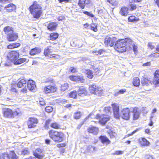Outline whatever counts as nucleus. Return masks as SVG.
I'll return each instance as SVG.
<instances>
[{
	"label": "nucleus",
	"instance_id": "obj_1",
	"mask_svg": "<svg viewBox=\"0 0 159 159\" xmlns=\"http://www.w3.org/2000/svg\"><path fill=\"white\" fill-rule=\"evenodd\" d=\"M132 113L133 120H136L139 117L140 114V111L137 107H131L123 108L121 111L120 116H121L123 119L128 120L130 118V112Z\"/></svg>",
	"mask_w": 159,
	"mask_h": 159
},
{
	"label": "nucleus",
	"instance_id": "obj_2",
	"mask_svg": "<svg viewBox=\"0 0 159 159\" xmlns=\"http://www.w3.org/2000/svg\"><path fill=\"white\" fill-rule=\"evenodd\" d=\"M41 8L40 6L36 2L30 7V11L34 18L38 19L40 17L42 14Z\"/></svg>",
	"mask_w": 159,
	"mask_h": 159
},
{
	"label": "nucleus",
	"instance_id": "obj_3",
	"mask_svg": "<svg viewBox=\"0 0 159 159\" xmlns=\"http://www.w3.org/2000/svg\"><path fill=\"white\" fill-rule=\"evenodd\" d=\"M49 137L54 142H60L63 140L64 134L61 132H58L53 130L49 132Z\"/></svg>",
	"mask_w": 159,
	"mask_h": 159
},
{
	"label": "nucleus",
	"instance_id": "obj_4",
	"mask_svg": "<svg viewBox=\"0 0 159 159\" xmlns=\"http://www.w3.org/2000/svg\"><path fill=\"white\" fill-rule=\"evenodd\" d=\"M125 41L124 39H120L116 41L114 46L115 49L120 52H125L126 48Z\"/></svg>",
	"mask_w": 159,
	"mask_h": 159
},
{
	"label": "nucleus",
	"instance_id": "obj_5",
	"mask_svg": "<svg viewBox=\"0 0 159 159\" xmlns=\"http://www.w3.org/2000/svg\"><path fill=\"white\" fill-rule=\"evenodd\" d=\"M96 118L97 119L99 118L100 123L103 125H105L110 119L109 116L104 114L100 115L98 114L96 115Z\"/></svg>",
	"mask_w": 159,
	"mask_h": 159
},
{
	"label": "nucleus",
	"instance_id": "obj_6",
	"mask_svg": "<svg viewBox=\"0 0 159 159\" xmlns=\"http://www.w3.org/2000/svg\"><path fill=\"white\" fill-rule=\"evenodd\" d=\"M52 51L53 49L52 48V47L51 46H48L44 49V54L45 56H48L51 58L56 57L57 58L56 56H57L59 57L58 55L52 54Z\"/></svg>",
	"mask_w": 159,
	"mask_h": 159
},
{
	"label": "nucleus",
	"instance_id": "obj_7",
	"mask_svg": "<svg viewBox=\"0 0 159 159\" xmlns=\"http://www.w3.org/2000/svg\"><path fill=\"white\" fill-rule=\"evenodd\" d=\"M19 56V53L18 52L16 51H13L9 53L7 57L10 60L13 61L14 64L15 61L17 60Z\"/></svg>",
	"mask_w": 159,
	"mask_h": 159
},
{
	"label": "nucleus",
	"instance_id": "obj_8",
	"mask_svg": "<svg viewBox=\"0 0 159 159\" xmlns=\"http://www.w3.org/2000/svg\"><path fill=\"white\" fill-rule=\"evenodd\" d=\"M116 40L115 38H111L109 37H107L105 39V45L107 47L108 46L112 47L114 45Z\"/></svg>",
	"mask_w": 159,
	"mask_h": 159
},
{
	"label": "nucleus",
	"instance_id": "obj_9",
	"mask_svg": "<svg viewBox=\"0 0 159 159\" xmlns=\"http://www.w3.org/2000/svg\"><path fill=\"white\" fill-rule=\"evenodd\" d=\"M112 106L114 117L117 119H119L120 117V113L118 105L117 104H112Z\"/></svg>",
	"mask_w": 159,
	"mask_h": 159
},
{
	"label": "nucleus",
	"instance_id": "obj_10",
	"mask_svg": "<svg viewBox=\"0 0 159 159\" xmlns=\"http://www.w3.org/2000/svg\"><path fill=\"white\" fill-rule=\"evenodd\" d=\"M26 82V81L25 80L23 79L19 81L17 84V86L18 87L21 88L23 87V88L21 91L23 92L26 93L27 90Z\"/></svg>",
	"mask_w": 159,
	"mask_h": 159
},
{
	"label": "nucleus",
	"instance_id": "obj_11",
	"mask_svg": "<svg viewBox=\"0 0 159 159\" xmlns=\"http://www.w3.org/2000/svg\"><path fill=\"white\" fill-rule=\"evenodd\" d=\"M57 88L52 85H49L44 87V92L46 93H52L56 91Z\"/></svg>",
	"mask_w": 159,
	"mask_h": 159
},
{
	"label": "nucleus",
	"instance_id": "obj_12",
	"mask_svg": "<svg viewBox=\"0 0 159 159\" xmlns=\"http://www.w3.org/2000/svg\"><path fill=\"white\" fill-rule=\"evenodd\" d=\"M26 88L30 91L34 90L36 88L35 82L32 80H29L27 82Z\"/></svg>",
	"mask_w": 159,
	"mask_h": 159
},
{
	"label": "nucleus",
	"instance_id": "obj_13",
	"mask_svg": "<svg viewBox=\"0 0 159 159\" xmlns=\"http://www.w3.org/2000/svg\"><path fill=\"white\" fill-rule=\"evenodd\" d=\"M37 120L34 118H30L28 122V125L29 128L34 127L37 123Z\"/></svg>",
	"mask_w": 159,
	"mask_h": 159
},
{
	"label": "nucleus",
	"instance_id": "obj_14",
	"mask_svg": "<svg viewBox=\"0 0 159 159\" xmlns=\"http://www.w3.org/2000/svg\"><path fill=\"white\" fill-rule=\"evenodd\" d=\"M3 115L5 117L8 118H13V111L9 108L3 110Z\"/></svg>",
	"mask_w": 159,
	"mask_h": 159
},
{
	"label": "nucleus",
	"instance_id": "obj_15",
	"mask_svg": "<svg viewBox=\"0 0 159 159\" xmlns=\"http://www.w3.org/2000/svg\"><path fill=\"white\" fill-rule=\"evenodd\" d=\"M34 156L39 159H42L44 156L43 151L40 148H37L34 153Z\"/></svg>",
	"mask_w": 159,
	"mask_h": 159
},
{
	"label": "nucleus",
	"instance_id": "obj_16",
	"mask_svg": "<svg viewBox=\"0 0 159 159\" xmlns=\"http://www.w3.org/2000/svg\"><path fill=\"white\" fill-rule=\"evenodd\" d=\"M18 38L17 34L14 32L11 34L7 36V39L9 41H13L16 40Z\"/></svg>",
	"mask_w": 159,
	"mask_h": 159
},
{
	"label": "nucleus",
	"instance_id": "obj_17",
	"mask_svg": "<svg viewBox=\"0 0 159 159\" xmlns=\"http://www.w3.org/2000/svg\"><path fill=\"white\" fill-rule=\"evenodd\" d=\"M155 81L153 83L157 86H159V70L156 71L154 73Z\"/></svg>",
	"mask_w": 159,
	"mask_h": 159
},
{
	"label": "nucleus",
	"instance_id": "obj_18",
	"mask_svg": "<svg viewBox=\"0 0 159 159\" xmlns=\"http://www.w3.org/2000/svg\"><path fill=\"white\" fill-rule=\"evenodd\" d=\"M139 144L142 146H148L150 144L149 142L145 138H141L139 139Z\"/></svg>",
	"mask_w": 159,
	"mask_h": 159
},
{
	"label": "nucleus",
	"instance_id": "obj_19",
	"mask_svg": "<svg viewBox=\"0 0 159 159\" xmlns=\"http://www.w3.org/2000/svg\"><path fill=\"white\" fill-rule=\"evenodd\" d=\"M3 30L7 36L11 34L14 32V29L11 27L7 26L5 27Z\"/></svg>",
	"mask_w": 159,
	"mask_h": 159
},
{
	"label": "nucleus",
	"instance_id": "obj_20",
	"mask_svg": "<svg viewBox=\"0 0 159 159\" xmlns=\"http://www.w3.org/2000/svg\"><path fill=\"white\" fill-rule=\"evenodd\" d=\"M78 94L80 96H83L87 94L85 88L83 86L79 88V90L77 91Z\"/></svg>",
	"mask_w": 159,
	"mask_h": 159
},
{
	"label": "nucleus",
	"instance_id": "obj_21",
	"mask_svg": "<svg viewBox=\"0 0 159 159\" xmlns=\"http://www.w3.org/2000/svg\"><path fill=\"white\" fill-rule=\"evenodd\" d=\"M57 25L56 22L50 23L48 24L47 28L50 31H54L56 30Z\"/></svg>",
	"mask_w": 159,
	"mask_h": 159
},
{
	"label": "nucleus",
	"instance_id": "obj_22",
	"mask_svg": "<svg viewBox=\"0 0 159 159\" xmlns=\"http://www.w3.org/2000/svg\"><path fill=\"white\" fill-rule=\"evenodd\" d=\"M16 9V6L13 4L11 3L9 4L5 7L4 9L6 10L7 11L11 12L15 10Z\"/></svg>",
	"mask_w": 159,
	"mask_h": 159
},
{
	"label": "nucleus",
	"instance_id": "obj_23",
	"mask_svg": "<svg viewBox=\"0 0 159 159\" xmlns=\"http://www.w3.org/2000/svg\"><path fill=\"white\" fill-rule=\"evenodd\" d=\"M70 79L72 81H82L83 80V76H69Z\"/></svg>",
	"mask_w": 159,
	"mask_h": 159
},
{
	"label": "nucleus",
	"instance_id": "obj_24",
	"mask_svg": "<svg viewBox=\"0 0 159 159\" xmlns=\"http://www.w3.org/2000/svg\"><path fill=\"white\" fill-rule=\"evenodd\" d=\"M99 138L101 142L103 144H106L107 145L110 143V141L108 138L105 136H101L99 137Z\"/></svg>",
	"mask_w": 159,
	"mask_h": 159
},
{
	"label": "nucleus",
	"instance_id": "obj_25",
	"mask_svg": "<svg viewBox=\"0 0 159 159\" xmlns=\"http://www.w3.org/2000/svg\"><path fill=\"white\" fill-rule=\"evenodd\" d=\"M128 9L125 7H122L120 10V13L122 16H126L128 13Z\"/></svg>",
	"mask_w": 159,
	"mask_h": 159
},
{
	"label": "nucleus",
	"instance_id": "obj_26",
	"mask_svg": "<svg viewBox=\"0 0 159 159\" xmlns=\"http://www.w3.org/2000/svg\"><path fill=\"white\" fill-rule=\"evenodd\" d=\"M88 131L90 133H92L96 135L98 133V129L93 126L91 127L88 129Z\"/></svg>",
	"mask_w": 159,
	"mask_h": 159
},
{
	"label": "nucleus",
	"instance_id": "obj_27",
	"mask_svg": "<svg viewBox=\"0 0 159 159\" xmlns=\"http://www.w3.org/2000/svg\"><path fill=\"white\" fill-rule=\"evenodd\" d=\"M41 51L40 49L35 48L31 50L30 52V54L31 55H34L37 54L40 52Z\"/></svg>",
	"mask_w": 159,
	"mask_h": 159
},
{
	"label": "nucleus",
	"instance_id": "obj_28",
	"mask_svg": "<svg viewBox=\"0 0 159 159\" xmlns=\"http://www.w3.org/2000/svg\"><path fill=\"white\" fill-rule=\"evenodd\" d=\"M26 59L24 58L18 59L16 61H15L14 64L16 65H19L26 61Z\"/></svg>",
	"mask_w": 159,
	"mask_h": 159
},
{
	"label": "nucleus",
	"instance_id": "obj_29",
	"mask_svg": "<svg viewBox=\"0 0 159 159\" xmlns=\"http://www.w3.org/2000/svg\"><path fill=\"white\" fill-rule=\"evenodd\" d=\"M85 72L87 75V77L89 79H92L93 77V73L92 71L90 70H86Z\"/></svg>",
	"mask_w": 159,
	"mask_h": 159
},
{
	"label": "nucleus",
	"instance_id": "obj_30",
	"mask_svg": "<svg viewBox=\"0 0 159 159\" xmlns=\"http://www.w3.org/2000/svg\"><path fill=\"white\" fill-rule=\"evenodd\" d=\"M20 44L19 43H13L8 45L7 48L8 49H12L15 48H17L19 47Z\"/></svg>",
	"mask_w": 159,
	"mask_h": 159
},
{
	"label": "nucleus",
	"instance_id": "obj_31",
	"mask_svg": "<svg viewBox=\"0 0 159 159\" xmlns=\"http://www.w3.org/2000/svg\"><path fill=\"white\" fill-rule=\"evenodd\" d=\"M102 91L101 87H98L94 94L98 96H101L102 93Z\"/></svg>",
	"mask_w": 159,
	"mask_h": 159
},
{
	"label": "nucleus",
	"instance_id": "obj_32",
	"mask_svg": "<svg viewBox=\"0 0 159 159\" xmlns=\"http://www.w3.org/2000/svg\"><path fill=\"white\" fill-rule=\"evenodd\" d=\"M98 87V86L94 84L92 85L89 86V90L91 93L94 94V93H95V91H96V90L97 89Z\"/></svg>",
	"mask_w": 159,
	"mask_h": 159
},
{
	"label": "nucleus",
	"instance_id": "obj_33",
	"mask_svg": "<svg viewBox=\"0 0 159 159\" xmlns=\"http://www.w3.org/2000/svg\"><path fill=\"white\" fill-rule=\"evenodd\" d=\"M21 115V113L20 110L18 108H17L15 110V111L13 112V118L15 117L16 116H20Z\"/></svg>",
	"mask_w": 159,
	"mask_h": 159
},
{
	"label": "nucleus",
	"instance_id": "obj_34",
	"mask_svg": "<svg viewBox=\"0 0 159 159\" xmlns=\"http://www.w3.org/2000/svg\"><path fill=\"white\" fill-rule=\"evenodd\" d=\"M151 81L149 80L148 79L145 78H143L141 81L142 84L144 86L146 85L147 86L149 84V83H151Z\"/></svg>",
	"mask_w": 159,
	"mask_h": 159
},
{
	"label": "nucleus",
	"instance_id": "obj_35",
	"mask_svg": "<svg viewBox=\"0 0 159 159\" xmlns=\"http://www.w3.org/2000/svg\"><path fill=\"white\" fill-rule=\"evenodd\" d=\"M87 150L88 152L93 153V152L96 151V148L92 146L89 145L87 147Z\"/></svg>",
	"mask_w": 159,
	"mask_h": 159
},
{
	"label": "nucleus",
	"instance_id": "obj_36",
	"mask_svg": "<svg viewBox=\"0 0 159 159\" xmlns=\"http://www.w3.org/2000/svg\"><path fill=\"white\" fill-rule=\"evenodd\" d=\"M133 84L135 86H138L140 84V80L138 77H135L134 79Z\"/></svg>",
	"mask_w": 159,
	"mask_h": 159
},
{
	"label": "nucleus",
	"instance_id": "obj_37",
	"mask_svg": "<svg viewBox=\"0 0 159 159\" xmlns=\"http://www.w3.org/2000/svg\"><path fill=\"white\" fill-rule=\"evenodd\" d=\"M58 36V34L57 33H52L50 34V39L52 40H54L57 39Z\"/></svg>",
	"mask_w": 159,
	"mask_h": 159
},
{
	"label": "nucleus",
	"instance_id": "obj_38",
	"mask_svg": "<svg viewBox=\"0 0 159 159\" xmlns=\"http://www.w3.org/2000/svg\"><path fill=\"white\" fill-rule=\"evenodd\" d=\"M139 19L135 17L134 16H130L128 18V20L129 21L131 22H136L139 21Z\"/></svg>",
	"mask_w": 159,
	"mask_h": 159
},
{
	"label": "nucleus",
	"instance_id": "obj_39",
	"mask_svg": "<svg viewBox=\"0 0 159 159\" xmlns=\"http://www.w3.org/2000/svg\"><path fill=\"white\" fill-rule=\"evenodd\" d=\"M9 156L11 159H17L18 156H17L14 151H11L9 153Z\"/></svg>",
	"mask_w": 159,
	"mask_h": 159
},
{
	"label": "nucleus",
	"instance_id": "obj_40",
	"mask_svg": "<svg viewBox=\"0 0 159 159\" xmlns=\"http://www.w3.org/2000/svg\"><path fill=\"white\" fill-rule=\"evenodd\" d=\"M10 157L7 153H2L0 155V159H10Z\"/></svg>",
	"mask_w": 159,
	"mask_h": 159
},
{
	"label": "nucleus",
	"instance_id": "obj_41",
	"mask_svg": "<svg viewBox=\"0 0 159 159\" xmlns=\"http://www.w3.org/2000/svg\"><path fill=\"white\" fill-rule=\"evenodd\" d=\"M85 0H79L78 4L79 6L82 9L84 8L85 4Z\"/></svg>",
	"mask_w": 159,
	"mask_h": 159
},
{
	"label": "nucleus",
	"instance_id": "obj_42",
	"mask_svg": "<svg viewBox=\"0 0 159 159\" xmlns=\"http://www.w3.org/2000/svg\"><path fill=\"white\" fill-rule=\"evenodd\" d=\"M97 27V25L96 24L92 23L90 25V29L96 32L98 31Z\"/></svg>",
	"mask_w": 159,
	"mask_h": 159
},
{
	"label": "nucleus",
	"instance_id": "obj_43",
	"mask_svg": "<svg viewBox=\"0 0 159 159\" xmlns=\"http://www.w3.org/2000/svg\"><path fill=\"white\" fill-rule=\"evenodd\" d=\"M124 40L125 41V44L126 46L127 44L129 46L132 45L133 42L132 40L129 38H125Z\"/></svg>",
	"mask_w": 159,
	"mask_h": 159
},
{
	"label": "nucleus",
	"instance_id": "obj_44",
	"mask_svg": "<svg viewBox=\"0 0 159 159\" xmlns=\"http://www.w3.org/2000/svg\"><path fill=\"white\" fill-rule=\"evenodd\" d=\"M69 96L70 98H75L77 96V92L75 90H74L70 92L69 94Z\"/></svg>",
	"mask_w": 159,
	"mask_h": 159
},
{
	"label": "nucleus",
	"instance_id": "obj_45",
	"mask_svg": "<svg viewBox=\"0 0 159 159\" xmlns=\"http://www.w3.org/2000/svg\"><path fill=\"white\" fill-rule=\"evenodd\" d=\"M68 84L65 83L61 86V91H64L68 89Z\"/></svg>",
	"mask_w": 159,
	"mask_h": 159
},
{
	"label": "nucleus",
	"instance_id": "obj_46",
	"mask_svg": "<svg viewBox=\"0 0 159 159\" xmlns=\"http://www.w3.org/2000/svg\"><path fill=\"white\" fill-rule=\"evenodd\" d=\"M104 52H105V51L102 49L99 50L98 51L95 50L93 51V52L95 53V54L97 55L102 54Z\"/></svg>",
	"mask_w": 159,
	"mask_h": 159
},
{
	"label": "nucleus",
	"instance_id": "obj_47",
	"mask_svg": "<svg viewBox=\"0 0 159 159\" xmlns=\"http://www.w3.org/2000/svg\"><path fill=\"white\" fill-rule=\"evenodd\" d=\"M74 118L75 119H79L81 116V113L79 111L74 114Z\"/></svg>",
	"mask_w": 159,
	"mask_h": 159
},
{
	"label": "nucleus",
	"instance_id": "obj_48",
	"mask_svg": "<svg viewBox=\"0 0 159 159\" xmlns=\"http://www.w3.org/2000/svg\"><path fill=\"white\" fill-rule=\"evenodd\" d=\"M45 111L48 113L51 112L53 110V108L51 106H49L45 107Z\"/></svg>",
	"mask_w": 159,
	"mask_h": 159
},
{
	"label": "nucleus",
	"instance_id": "obj_49",
	"mask_svg": "<svg viewBox=\"0 0 159 159\" xmlns=\"http://www.w3.org/2000/svg\"><path fill=\"white\" fill-rule=\"evenodd\" d=\"M51 126L52 128L56 129H58L60 128V126L57 123H55L52 124L51 125Z\"/></svg>",
	"mask_w": 159,
	"mask_h": 159
},
{
	"label": "nucleus",
	"instance_id": "obj_50",
	"mask_svg": "<svg viewBox=\"0 0 159 159\" xmlns=\"http://www.w3.org/2000/svg\"><path fill=\"white\" fill-rule=\"evenodd\" d=\"M109 134L111 138H113L116 137V134L115 132H113L112 131H110L109 132Z\"/></svg>",
	"mask_w": 159,
	"mask_h": 159
},
{
	"label": "nucleus",
	"instance_id": "obj_51",
	"mask_svg": "<svg viewBox=\"0 0 159 159\" xmlns=\"http://www.w3.org/2000/svg\"><path fill=\"white\" fill-rule=\"evenodd\" d=\"M83 13L85 15H88L91 17H94V15L90 12L87 11H84L83 12Z\"/></svg>",
	"mask_w": 159,
	"mask_h": 159
},
{
	"label": "nucleus",
	"instance_id": "obj_52",
	"mask_svg": "<svg viewBox=\"0 0 159 159\" xmlns=\"http://www.w3.org/2000/svg\"><path fill=\"white\" fill-rule=\"evenodd\" d=\"M129 7L131 10H135L136 8V5L135 4L131 3L129 4Z\"/></svg>",
	"mask_w": 159,
	"mask_h": 159
},
{
	"label": "nucleus",
	"instance_id": "obj_53",
	"mask_svg": "<svg viewBox=\"0 0 159 159\" xmlns=\"http://www.w3.org/2000/svg\"><path fill=\"white\" fill-rule=\"evenodd\" d=\"M148 48H150L151 50H152L154 48V46L152 44V43H149L148 44Z\"/></svg>",
	"mask_w": 159,
	"mask_h": 159
},
{
	"label": "nucleus",
	"instance_id": "obj_54",
	"mask_svg": "<svg viewBox=\"0 0 159 159\" xmlns=\"http://www.w3.org/2000/svg\"><path fill=\"white\" fill-rule=\"evenodd\" d=\"M124 152L123 151H116L114 153H113L114 155H121L123 154Z\"/></svg>",
	"mask_w": 159,
	"mask_h": 159
},
{
	"label": "nucleus",
	"instance_id": "obj_55",
	"mask_svg": "<svg viewBox=\"0 0 159 159\" xmlns=\"http://www.w3.org/2000/svg\"><path fill=\"white\" fill-rule=\"evenodd\" d=\"M104 111L106 112H109L111 110V107H106L104 108Z\"/></svg>",
	"mask_w": 159,
	"mask_h": 159
},
{
	"label": "nucleus",
	"instance_id": "obj_56",
	"mask_svg": "<svg viewBox=\"0 0 159 159\" xmlns=\"http://www.w3.org/2000/svg\"><path fill=\"white\" fill-rule=\"evenodd\" d=\"M29 153L28 151L26 149H23L22 151V154L25 155Z\"/></svg>",
	"mask_w": 159,
	"mask_h": 159
},
{
	"label": "nucleus",
	"instance_id": "obj_57",
	"mask_svg": "<svg viewBox=\"0 0 159 159\" xmlns=\"http://www.w3.org/2000/svg\"><path fill=\"white\" fill-rule=\"evenodd\" d=\"M107 1L112 5H114L116 3L115 0H107Z\"/></svg>",
	"mask_w": 159,
	"mask_h": 159
},
{
	"label": "nucleus",
	"instance_id": "obj_58",
	"mask_svg": "<svg viewBox=\"0 0 159 159\" xmlns=\"http://www.w3.org/2000/svg\"><path fill=\"white\" fill-rule=\"evenodd\" d=\"M60 3L65 2L66 3L71 2V0H58Z\"/></svg>",
	"mask_w": 159,
	"mask_h": 159
},
{
	"label": "nucleus",
	"instance_id": "obj_59",
	"mask_svg": "<svg viewBox=\"0 0 159 159\" xmlns=\"http://www.w3.org/2000/svg\"><path fill=\"white\" fill-rule=\"evenodd\" d=\"M51 120H47L45 122V126L46 127H48V125L51 122Z\"/></svg>",
	"mask_w": 159,
	"mask_h": 159
},
{
	"label": "nucleus",
	"instance_id": "obj_60",
	"mask_svg": "<svg viewBox=\"0 0 159 159\" xmlns=\"http://www.w3.org/2000/svg\"><path fill=\"white\" fill-rule=\"evenodd\" d=\"M39 102L40 104L41 105H44L45 104L44 101H43V99L42 98H41L40 99Z\"/></svg>",
	"mask_w": 159,
	"mask_h": 159
},
{
	"label": "nucleus",
	"instance_id": "obj_61",
	"mask_svg": "<svg viewBox=\"0 0 159 159\" xmlns=\"http://www.w3.org/2000/svg\"><path fill=\"white\" fill-rule=\"evenodd\" d=\"M125 89H121L119 90V91L118 92V94H123V93L125 92Z\"/></svg>",
	"mask_w": 159,
	"mask_h": 159
},
{
	"label": "nucleus",
	"instance_id": "obj_62",
	"mask_svg": "<svg viewBox=\"0 0 159 159\" xmlns=\"http://www.w3.org/2000/svg\"><path fill=\"white\" fill-rule=\"evenodd\" d=\"M132 47H133V50H134V52H135L136 51H137V46H136L135 44H133L132 45Z\"/></svg>",
	"mask_w": 159,
	"mask_h": 159
},
{
	"label": "nucleus",
	"instance_id": "obj_63",
	"mask_svg": "<svg viewBox=\"0 0 159 159\" xmlns=\"http://www.w3.org/2000/svg\"><path fill=\"white\" fill-rule=\"evenodd\" d=\"M151 63L150 62H147L143 64V66H149L151 65Z\"/></svg>",
	"mask_w": 159,
	"mask_h": 159
},
{
	"label": "nucleus",
	"instance_id": "obj_64",
	"mask_svg": "<svg viewBox=\"0 0 159 159\" xmlns=\"http://www.w3.org/2000/svg\"><path fill=\"white\" fill-rule=\"evenodd\" d=\"M159 57V53L155 52L154 53V57Z\"/></svg>",
	"mask_w": 159,
	"mask_h": 159
}]
</instances>
